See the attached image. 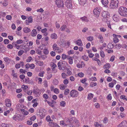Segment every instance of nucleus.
<instances>
[{
	"label": "nucleus",
	"instance_id": "obj_42",
	"mask_svg": "<svg viewBox=\"0 0 127 127\" xmlns=\"http://www.w3.org/2000/svg\"><path fill=\"white\" fill-rule=\"evenodd\" d=\"M73 118L72 117L68 118H67V122L68 121L69 123H71V122L73 120Z\"/></svg>",
	"mask_w": 127,
	"mask_h": 127
},
{
	"label": "nucleus",
	"instance_id": "obj_22",
	"mask_svg": "<svg viewBox=\"0 0 127 127\" xmlns=\"http://www.w3.org/2000/svg\"><path fill=\"white\" fill-rule=\"evenodd\" d=\"M121 125H123L124 127H127V122L126 121H124L121 123Z\"/></svg>",
	"mask_w": 127,
	"mask_h": 127
},
{
	"label": "nucleus",
	"instance_id": "obj_19",
	"mask_svg": "<svg viewBox=\"0 0 127 127\" xmlns=\"http://www.w3.org/2000/svg\"><path fill=\"white\" fill-rule=\"evenodd\" d=\"M50 65L52 67V70H55V67H57V65L53 62L50 63Z\"/></svg>",
	"mask_w": 127,
	"mask_h": 127
},
{
	"label": "nucleus",
	"instance_id": "obj_45",
	"mask_svg": "<svg viewBox=\"0 0 127 127\" xmlns=\"http://www.w3.org/2000/svg\"><path fill=\"white\" fill-rule=\"evenodd\" d=\"M97 83L95 82H91L90 84V86L91 87H94L96 85Z\"/></svg>",
	"mask_w": 127,
	"mask_h": 127
},
{
	"label": "nucleus",
	"instance_id": "obj_35",
	"mask_svg": "<svg viewBox=\"0 0 127 127\" xmlns=\"http://www.w3.org/2000/svg\"><path fill=\"white\" fill-rule=\"evenodd\" d=\"M120 98L121 99H122L123 100H125L126 101H127V97L125 95H122L121 96Z\"/></svg>",
	"mask_w": 127,
	"mask_h": 127
},
{
	"label": "nucleus",
	"instance_id": "obj_13",
	"mask_svg": "<svg viewBox=\"0 0 127 127\" xmlns=\"http://www.w3.org/2000/svg\"><path fill=\"white\" fill-rule=\"evenodd\" d=\"M33 93L37 95V96H39L40 94V91L38 89H34L33 91Z\"/></svg>",
	"mask_w": 127,
	"mask_h": 127
},
{
	"label": "nucleus",
	"instance_id": "obj_41",
	"mask_svg": "<svg viewBox=\"0 0 127 127\" xmlns=\"http://www.w3.org/2000/svg\"><path fill=\"white\" fill-rule=\"evenodd\" d=\"M54 92L55 93L58 94L59 93V91L57 88H56L54 89Z\"/></svg>",
	"mask_w": 127,
	"mask_h": 127
},
{
	"label": "nucleus",
	"instance_id": "obj_44",
	"mask_svg": "<svg viewBox=\"0 0 127 127\" xmlns=\"http://www.w3.org/2000/svg\"><path fill=\"white\" fill-rule=\"evenodd\" d=\"M28 22L31 23L32 22V16H30L28 18Z\"/></svg>",
	"mask_w": 127,
	"mask_h": 127
},
{
	"label": "nucleus",
	"instance_id": "obj_11",
	"mask_svg": "<svg viewBox=\"0 0 127 127\" xmlns=\"http://www.w3.org/2000/svg\"><path fill=\"white\" fill-rule=\"evenodd\" d=\"M5 103L7 106L8 107H10L11 105V102L9 99H6L5 101Z\"/></svg>",
	"mask_w": 127,
	"mask_h": 127
},
{
	"label": "nucleus",
	"instance_id": "obj_55",
	"mask_svg": "<svg viewBox=\"0 0 127 127\" xmlns=\"http://www.w3.org/2000/svg\"><path fill=\"white\" fill-rule=\"evenodd\" d=\"M3 42L5 44H7L9 43V40L7 39H5L3 41Z\"/></svg>",
	"mask_w": 127,
	"mask_h": 127
},
{
	"label": "nucleus",
	"instance_id": "obj_54",
	"mask_svg": "<svg viewBox=\"0 0 127 127\" xmlns=\"http://www.w3.org/2000/svg\"><path fill=\"white\" fill-rule=\"evenodd\" d=\"M62 77L64 79L66 78V75L64 73H63L62 74Z\"/></svg>",
	"mask_w": 127,
	"mask_h": 127
},
{
	"label": "nucleus",
	"instance_id": "obj_64",
	"mask_svg": "<svg viewBox=\"0 0 127 127\" xmlns=\"http://www.w3.org/2000/svg\"><path fill=\"white\" fill-rule=\"evenodd\" d=\"M68 83V81L67 79H64V81L63 83L65 85L67 84Z\"/></svg>",
	"mask_w": 127,
	"mask_h": 127
},
{
	"label": "nucleus",
	"instance_id": "obj_31",
	"mask_svg": "<svg viewBox=\"0 0 127 127\" xmlns=\"http://www.w3.org/2000/svg\"><path fill=\"white\" fill-rule=\"evenodd\" d=\"M83 63V62H81V63L82 64H76L77 67L79 68H82V67L83 65V66H84L85 64H82Z\"/></svg>",
	"mask_w": 127,
	"mask_h": 127
},
{
	"label": "nucleus",
	"instance_id": "obj_23",
	"mask_svg": "<svg viewBox=\"0 0 127 127\" xmlns=\"http://www.w3.org/2000/svg\"><path fill=\"white\" fill-rule=\"evenodd\" d=\"M77 44L78 46H81L83 45L81 40V39H79L76 41Z\"/></svg>",
	"mask_w": 127,
	"mask_h": 127
},
{
	"label": "nucleus",
	"instance_id": "obj_4",
	"mask_svg": "<svg viewBox=\"0 0 127 127\" xmlns=\"http://www.w3.org/2000/svg\"><path fill=\"white\" fill-rule=\"evenodd\" d=\"M13 119L16 121H21L24 119V117L20 115L17 114L14 115L13 117Z\"/></svg>",
	"mask_w": 127,
	"mask_h": 127
},
{
	"label": "nucleus",
	"instance_id": "obj_60",
	"mask_svg": "<svg viewBox=\"0 0 127 127\" xmlns=\"http://www.w3.org/2000/svg\"><path fill=\"white\" fill-rule=\"evenodd\" d=\"M44 11V10L42 8H40V9H38L37 10V12H40L41 13L43 12Z\"/></svg>",
	"mask_w": 127,
	"mask_h": 127
},
{
	"label": "nucleus",
	"instance_id": "obj_51",
	"mask_svg": "<svg viewBox=\"0 0 127 127\" xmlns=\"http://www.w3.org/2000/svg\"><path fill=\"white\" fill-rule=\"evenodd\" d=\"M23 42V41L21 39H19L17 41L16 43L18 44H19L22 43Z\"/></svg>",
	"mask_w": 127,
	"mask_h": 127
},
{
	"label": "nucleus",
	"instance_id": "obj_9",
	"mask_svg": "<svg viewBox=\"0 0 127 127\" xmlns=\"http://www.w3.org/2000/svg\"><path fill=\"white\" fill-rule=\"evenodd\" d=\"M102 16L103 17V18H105L109 17V12L107 11H103L102 12Z\"/></svg>",
	"mask_w": 127,
	"mask_h": 127
},
{
	"label": "nucleus",
	"instance_id": "obj_30",
	"mask_svg": "<svg viewBox=\"0 0 127 127\" xmlns=\"http://www.w3.org/2000/svg\"><path fill=\"white\" fill-rule=\"evenodd\" d=\"M21 111L22 112L23 114L25 115H27L29 114L28 112L26 111V110L24 109H22L21 110Z\"/></svg>",
	"mask_w": 127,
	"mask_h": 127
},
{
	"label": "nucleus",
	"instance_id": "obj_62",
	"mask_svg": "<svg viewBox=\"0 0 127 127\" xmlns=\"http://www.w3.org/2000/svg\"><path fill=\"white\" fill-rule=\"evenodd\" d=\"M6 18L8 20H10L12 19V17L10 15H7L6 16Z\"/></svg>",
	"mask_w": 127,
	"mask_h": 127
},
{
	"label": "nucleus",
	"instance_id": "obj_8",
	"mask_svg": "<svg viewBox=\"0 0 127 127\" xmlns=\"http://www.w3.org/2000/svg\"><path fill=\"white\" fill-rule=\"evenodd\" d=\"M55 2L58 7H63L64 3L62 0H56Z\"/></svg>",
	"mask_w": 127,
	"mask_h": 127
},
{
	"label": "nucleus",
	"instance_id": "obj_18",
	"mask_svg": "<svg viewBox=\"0 0 127 127\" xmlns=\"http://www.w3.org/2000/svg\"><path fill=\"white\" fill-rule=\"evenodd\" d=\"M113 36L114 37L113 38V41L115 43H117L119 41L118 38L117 37V35L113 34Z\"/></svg>",
	"mask_w": 127,
	"mask_h": 127
},
{
	"label": "nucleus",
	"instance_id": "obj_53",
	"mask_svg": "<svg viewBox=\"0 0 127 127\" xmlns=\"http://www.w3.org/2000/svg\"><path fill=\"white\" fill-rule=\"evenodd\" d=\"M2 5L3 6H6L8 5V3L7 1H4L2 3Z\"/></svg>",
	"mask_w": 127,
	"mask_h": 127
},
{
	"label": "nucleus",
	"instance_id": "obj_46",
	"mask_svg": "<svg viewBox=\"0 0 127 127\" xmlns=\"http://www.w3.org/2000/svg\"><path fill=\"white\" fill-rule=\"evenodd\" d=\"M43 62L42 61H40L37 62V64L40 66H42L43 64Z\"/></svg>",
	"mask_w": 127,
	"mask_h": 127
},
{
	"label": "nucleus",
	"instance_id": "obj_28",
	"mask_svg": "<svg viewBox=\"0 0 127 127\" xmlns=\"http://www.w3.org/2000/svg\"><path fill=\"white\" fill-rule=\"evenodd\" d=\"M69 57V55H66L65 54H63L62 55V58L63 60L65 59H66L68 58Z\"/></svg>",
	"mask_w": 127,
	"mask_h": 127
},
{
	"label": "nucleus",
	"instance_id": "obj_40",
	"mask_svg": "<svg viewBox=\"0 0 127 127\" xmlns=\"http://www.w3.org/2000/svg\"><path fill=\"white\" fill-rule=\"evenodd\" d=\"M24 51L23 50H20L19 51L18 53V55L19 56H20L22 55L24 53Z\"/></svg>",
	"mask_w": 127,
	"mask_h": 127
},
{
	"label": "nucleus",
	"instance_id": "obj_52",
	"mask_svg": "<svg viewBox=\"0 0 127 127\" xmlns=\"http://www.w3.org/2000/svg\"><path fill=\"white\" fill-rule=\"evenodd\" d=\"M47 102L50 106H51L52 107H54V105L52 102H49L48 101H47Z\"/></svg>",
	"mask_w": 127,
	"mask_h": 127
},
{
	"label": "nucleus",
	"instance_id": "obj_43",
	"mask_svg": "<svg viewBox=\"0 0 127 127\" xmlns=\"http://www.w3.org/2000/svg\"><path fill=\"white\" fill-rule=\"evenodd\" d=\"M121 45L120 44H116L115 46V48H117V49H119L121 47Z\"/></svg>",
	"mask_w": 127,
	"mask_h": 127
},
{
	"label": "nucleus",
	"instance_id": "obj_7",
	"mask_svg": "<svg viewBox=\"0 0 127 127\" xmlns=\"http://www.w3.org/2000/svg\"><path fill=\"white\" fill-rule=\"evenodd\" d=\"M65 4L68 8H72L71 0H64Z\"/></svg>",
	"mask_w": 127,
	"mask_h": 127
},
{
	"label": "nucleus",
	"instance_id": "obj_24",
	"mask_svg": "<svg viewBox=\"0 0 127 127\" xmlns=\"http://www.w3.org/2000/svg\"><path fill=\"white\" fill-rule=\"evenodd\" d=\"M51 38L52 39H56L57 38V35L55 33H53L52 34L51 36Z\"/></svg>",
	"mask_w": 127,
	"mask_h": 127
},
{
	"label": "nucleus",
	"instance_id": "obj_47",
	"mask_svg": "<svg viewBox=\"0 0 127 127\" xmlns=\"http://www.w3.org/2000/svg\"><path fill=\"white\" fill-rule=\"evenodd\" d=\"M83 59L85 61H87L89 60V58L88 56H86L85 55H84L83 56Z\"/></svg>",
	"mask_w": 127,
	"mask_h": 127
},
{
	"label": "nucleus",
	"instance_id": "obj_12",
	"mask_svg": "<svg viewBox=\"0 0 127 127\" xmlns=\"http://www.w3.org/2000/svg\"><path fill=\"white\" fill-rule=\"evenodd\" d=\"M37 34L36 30L35 29H33L31 32V35L32 37L35 36Z\"/></svg>",
	"mask_w": 127,
	"mask_h": 127
},
{
	"label": "nucleus",
	"instance_id": "obj_36",
	"mask_svg": "<svg viewBox=\"0 0 127 127\" xmlns=\"http://www.w3.org/2000/svg\"><path fill=\"white\" fill-rule=\"evenodd\" d=\"M66 27V26L65 25H63L60 28L61 31H64Z\"/></svg>",
	"mask_w": 127,
	"mask_h": 127
},
{
	"label": "nucleus",
	"instance_id": "obj_58",
	"mask_svg": "<svg viewBox=\"0 0 127 127\" xmlns=\"http://www.w3.org/2000/svg\"><path fill=\"white\" fill-rule=\"evenodd\" d=\"M43 97L45 99H47L49 97L48 95L46 94H44L43 95Z\"/></svg>",
	"mask_w": 127,
	"mask_h": 127
},
{
	"label": "nucleus",
	"instance_id": "obj_10",
	"mask_svg": "<svg viewBox=\"0 0 127 127\" xmlns=\"http://www.w3.org/2000/svg\"><path fill=\"white\" fill-rule=\"evenodd\" d=\"M53 50L56 51V52L58 53L60 52V50L56 44L55 43L53 45Z\"/></svg>",
	"mask_w": 127,
	"mask_h": 127
},
{
	"label": "nucleus",
	"instance_id": "obj_39",
	"mask_svg": "<svg viewBox=\"0 0 127 127\" xmlns=\"http://www.w3.org/2000/svg\"><path fill=\"white\" fill-rule=\"evenodd\" d=\"M87 39L89 41H92L94 39V38L93 36H89L87 38Z\"/></svg>",
	"mask_w": 127,
	"mask_h": 127
},
{
	"label": "nucleus",
	"instance_id": "obj_38",
	"mask_svg": "<svg viewBox=\"0 0 127 127\" xmlns=\"http://www.w3.org/2000/svg\"><path fill=\"white\" fill-rule=\"evenodd\" d=\"M100 55L101 57L103 58L105 56V54L103 51L102 50H101L100 52Z\"/></svg>",
	"mask_w": 127,
	"mask_h": 127
},
{
	"label": "nucleus",
	"instance_id": "obj_56",
	"mask_svg": "<svg viewBox=\"0 0 127 127\" xmlns=\"http://www.w3.org/2000/svg\"><path fill=\"white\" fill-rule=\"evenodd\" d=\"M48 51L46 49H44L43 50V53L45 54H47L48 53Z\"/></svg>",
	"mask_w": 127,
	"mask_h": 127
},
{
	"label": "nucleus",
	"instance_id": "obj_33",
	"mask_svg": "<svg viewBox=\"0 0 127 127\" xmlns=\"http://www.w3.org/2000/svg\"><path fill=\"white\" fill-rule=\"evenodd\" d=\"M69 90L68 89H66L64 91V94L65 95H66L69 93Z\"/></svg>",
	"mask_w": 127,
	"mask_h": 127
},
{
	"label": "nucleus",
	"instance_id": "obj_32",
	"mask_svg": "<svg viewBox=\"0 0 127 127\" xmlns=\"http://www.w3.org/2000/svg\"><path fill=\"white\" fill-rule=\"evenodd\" d=\"M93 94L90 93L88 94L87 97L88 99H91L93 98Z\"/></svg>",
	"mask_w": 127,
	"mask_h": 127
},
{
	"label": "nucleus",
	"instance_id": "obj_5",
	"mask_svg": "<svg viewBox=\"0 0 127 127\" xmlns=\"http://www.w3.org/2000/svg\"><path fill=\"white\" fill-rule=\"evenodd\" d=\"M78 95V92L75 90H72L70 92V95L73 98L77 97Z\"/></svg>",
	"mask_w": 127,
	"mask_h": 127
},
{
	"label": "nucleus",
	"instance_id": "obj_29",
	"mask_svg": "<svg viewBox=\"0 0 127 127\" xmlns=\"http://www.w3.org/2000/svg\"><path fill=\"white\" fill-rule=\"evenodd\" d=\"M3 59H4V61L6 63H9L11 61V60L9 58L7 57L4 58Z\"/></svg>",
	"mask_w": 127,
	"mask_h": 127
},
{
	"label": "nucleus",
	"instance_id": "obj_3",
	"mask_svg": "<svg viewBox=\"0 0 127 127\" xmlns=\"http://www.w3.org/2000/svg\"><path fill=\"white\" fill-rule=\"evenodd\" d=\"M119 1L118 0H112L110 6L111 8H114L118 7Z\"/></svg>",
	"mask_w": 127,
	"mask_h": 127
},
{
	"label": "nucleus",
	"instance_id": "obj_15",
	"mask_svg": "<svg viewBox=\"0 0 127 127\" xmlns=\"http://www.w3.org/2000/svg\"><path fill=\"white\" fill-rule=\"evenodd\" d=\"M49 126L53 127H60L57 124L54 123L49 122Z\"/></svg>",
	"mask_w": 127,
	"mask_h": 127
},
{
	"label": "nucleus",
	"instance_id": "obj_21",
	"mask_svg": "<svg viewBox=\"0 0 127 127\" xmlns=\"http://www.w3.org/2000/svg\"><path fill=\"white\" fill-rule=\"evenodd\" d=\"M113 20L117 22L119 20V18L117 17L116 15H114L113 16Z\"/></svg>",
	"mask_w": 127,
	"mask_h": 127
},
{
	"label": "nucleus",
	"instance_id": "obj_49",
	"mask_svg": "<svg viewBox=\"0 0 127 127\" xmlns=\"http://www.w3.org/2000/svg\"><path fill=\"white\" fill-rule=\"evenodd\" d=\"M32 59V58L31 57H29L26 60V62H30Z\"/></svg>",
	"mask_w": 127,
	"mask_h": 127
},
{
	"label": "nucleus",
	"instance_id": "obj_57",
	"mask_svg": "<svg viewBox=\"0 0 127 127\" xmlns=\"http://www.w3.org/2000/svg\"><path fill=\"white\" fill-rule=\"evenodd\" d=\"M74 50H70L69 51H68L67 53L68 55H70L73 54L74 53Z\"/></svg>",
	"mask_w": 127,
	"mask_h": 127
},
{
	"label": "nucleus",
	"instance_id": "obj_37",
	"mask_svg": "<svg viewBox=\"0 0 127 127\" xmlns=\"http://www.w3.org/2000/svg\"><path fill=\"white\" fill-rule=\"evenodd\" d=\"M61 106L63 107H64L65 105V102L64 101H62L60 103Z\"/></svg>",
	"mask_w": 127,
	"mask_h": 127
},
{
	"label": "nucleus",
	"instance_id": "obj_26",
	"mask_svg": "<svg viewBox=\"0 0 127 127\" xmlns=\"http://www.w3.org/2000/svg\"><path fill=\"white\" fill-rule=\"evenodd\" d=\"M80 19L83 21L87 22L89 21V20H88L87 18L85 17L84 16L83 17H81Z\"/></svg>",
	"mask_w": 127,
	"mask_h": 127
},
{
	"label": "nucleus",
	"instance_id": "obj_50",
	"mask_svg": "<svg viewBox=\"0 0 127 127\" xmlns=\"http://www.w3.org/2000/svg\"><path fill=\"white\" fill-rule=\"evenodd\" d=\"M7 47L8 48L12 49L13 48V46L12 44H9L7 45Z\"/></svg>",
	"mask_w": 127,
	"mask_h": 127
},
{
	"label": "nucleus",
	"instance_id": "obj_1",
	"mask_svg": "<svg viewBox=\"0 0 127 127\" xmlns=\"http://www.w3.org/2000/svg\"><path fill=\"white\" fill-rule=\"evenodd\" d=\"M68 65L67 63L65 61H59L58 64V66L59 69L60 70H64L66 68V66Z\"/></svg>",
	"mask_w": 127,
	"mask_h": 127
},
{
	"label": "nucleus",
	"instance_id": "obj_2",
	"mask_svg": "<svg viewBox=\"0 0 127 127\" xmlns=\"http://www.w3.org/2000/svg\"><path fill=\"white\" fill-rule=\"evenodd\" d=\"M118 12L121 15L127 16V9L125 7H120L118 10Z\"/></svg>",
	"mask_w": 127,
	"mask_h": 127
},
{
	"label": "nucleus",
	"instance_id": "obj_34",
	"mask_svg": "<svg viewBox=\"0 0 127 127\" xmlns=\"http://www.w3.org/2000/svg\"><path fill=\"white\" fill-rule=\"evenodd\" d=\"M59 88L62 90H64L65 88V86L63 84H61L60 85Z\"/></svg>",
	"mask_w": 127,
	"mask_h": 127
},
{
	"label": "nucleus",
	"instance_id": "obj_48",
	"mask_svg": "<svg viewBox=\"0 0 127 127\" xmlns=\"http://www.w3.org/2000/svg\"><path fill=\"white\" fill-rule=\"evenodd\" d=\"M78 75L80 77H83L84 76V74L82 72L79 73L78 74Z\"/></svg>",
	"mask_w": 127,
	"mask_h": 127
},
{
	"label": "nucleus",
	"instance_id": "obj_20",
	"mask_svg": "<svg viewBox=\"0 0 127 127\" xmlns=\"http://www.w3.org/2000/svg\"><path fill=\"white\" fill-rule=\"evenodd\" d=\"M23 31L25 33H28L31 31V30L30 29L27 27L23 28Z\"/></svg>",
	"mask_w": 127,
	"mask_h": 127
},
{
	"label": "nucleus",
	"instance_id": "obj_17",
	"mask_svg": "<svg viewBox=\"0 0 127 127\" xmlns=\"http://www.w3.org/2000/svg\"><path fill=\"white\" fill-rule=\"evenodd\" d=\"M79 3L81 5H84L86 2V0H78Z\"/></svg>",
	"mask_w": 127,
	"mask_h": 127
},
{
	"label": "nucleus",
	"instance_id": "obj_27",
	"mask_svg": "<svg viewBox=\"0 0 127 127\" xmlns=\"http://www.w3.org/2000/svg\"><path fill=\"white\" fill-rule=\"evenodd\" d=\"M101 2L102 4L106 6L108 3V1L107 0H102Z\"/></svg>",
	"mask_w": 127,
	"mask_h": 127
},
{
	"label": "nucleus",
	"instance_id": "obj_63",
	"mask_svg": "<svg viewBox=\"0 0 127 127\" xmlns=\"http://www.w3.org/2000/svg\"><path fill=\"white\" fill-rule=\"evenodd\" d=\"M108 119L107 117H105L103 120V122L105 123H106L108 122Z\"/></svg>",
	"mask_w": 127,
	"mask_h": 127
},
{
	"label": "nucleus",
	"instance_id": "obj_6",
	"mask_svg": "<svg viewBox=\"0 0 127 127\" xmlns=\"http://www.w3.org/2000/svg\"><path fill=\"white\" fill-rule=\"evenodd\" d=\"M101 11V10L99 8L97 7L94 9L93 13L96 16V17H98Z\"/></svg>",
	"mask_w": 127,
	"mask_h": 127
},
{
	"label": "nucleus",
	"instance_id": "obj_14",
	"mask_svg": "<svg viewBox=\"0 0 127 127\" xmlns=\"http://www.w3.org/2000/svg\"><path fill=\"white\" fill-rule=\"evenodd\" d=\"M102 20L104 22H106L108 24H110V21L109 20V17L106 18H103Z\"/></svg>",
	"mask_w": 127,
	"mask_h": 127
},
{
	"label": "nucleus",
	"instance_id": "obj_61",
	"mask_svg": "<svg viewBox=\"0 0 127 127\" xmlns=\"http://www.w3.org/2000/svg\"><path fill=\"white\" fill-rule=\"evenodd\" d=\"M36 116L34 115L30 118V120L31 121H34L36 119Z\"/></svg>",
	"mask_w": 127,
	"mask_h": 127
},
{
	"label": "nucleus",
	"instance_id": "obj_25",
	"mask_svg": "<svg viewBox=\"0 0 127 127\" xmlns=\"http://www.w3.org/2000/svg\"><path fill=\"white\" fill-rule=\"evenodd\" d=\"M110 67V65L109 64L106 63L103 66V68L104 69H108Z\"/></svg>",
	"mask_w": 127,
	"mask_h": 127
},
{
	"label": "nucleus",
	"instance_id": "obj_16",
	"mask_svg": "<svg viewBox=\"0 0 127 127\" xmlns=\"http://www.w3.org/2000/svg\"><path fill=\"white\" fill-rule=\"evenodd\" d=\"M73 57H71L69 56V57H68L67 59L68 60V63L69 64H73Z\"/></svg>",
	"mask_w": 127,
	"mask_h": 127
},
{
	"label": "nucleus",
	"instance_id": "obj_59",
	"mask_svg": "<svg viewBox=\"0 0 127 127\" xmlns=\"http://www.w3.org/2000/svg\"><path fill=\"white\" fill-rule=\"evenodd\" d=\"M100 31L102 32H104L106 31V29L103 27L100 28Z\"/></svg>",
	"mask_w": 127,
	"mask_h": 127
}]
</instances>
